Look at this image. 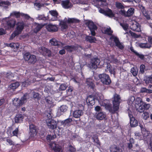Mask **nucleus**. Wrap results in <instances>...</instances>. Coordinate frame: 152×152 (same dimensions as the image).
I'll use <instances>...</instances> for the list:
<instances>
[{"instance_id":"1","label":"nucleus","mask_w":152,"mask_h":152,"mask_svg":"<svg viewBox=\"0 0 152 152\" xmlns=\"http://www.w3.org/2000/svg\"><path fill=\"white\" fill-rule=\"evenodd\" d=\"M112 99L113 109L109 105H107V107L109 108L110 112L114 113L119 110L120 104L122 100L120 95L116 93L113 95Z\"/></svg>"},{"instance_id":"2","label":"nucleus","mask_w":152,"mask_h":152,"mask_svg":"<svg viewBox=\"0 0 152 152\" xmlns=\"http://www.w3.org/2000/svg\"><path fill=\"white\" fill-rule=\"evenodd\" d=\"M113 31L111 29L110 27L107 28L104 31L103 33L111 37L110 38V39L114 41L115 44L116 46L119 49L123 50L124 48V46L123 45L119 40V38L116 36L112 34Z\"/></svg>"},{"instance_id":"3","label":"nucleus","mask_w":152,"mask_h":152,"mask_svg":"<svg viewBox=\"0 0 152 152\" xmlns=\"http://www.w3.org/2000/svg\"><path fill=\"white\" fill-rule=\"evenodd\" d=\"M97 77L96 78V76L94 77V78L96 80L99 79L101 81L104 85H109L111 83V80L109 76L105 73L99 74Z\"/></svg>"},{"instance_id":"4","label":"nucleus","mask_w":152,"mask_h":152,"mask_svg":"<svg viewBox=\"0 0 152 152\" xmlns=\"http://www.w3.org/2000/svg\"><path fill=\"white\" fill-rule=\"evenodd\" d=\"M29 138L33 139L36 137L38 132L39 129L35 125L31 124L29 125Z\"/></svg>"},{"instance_id":"5","label":"nucleus","mask_w":152,"mask_h":152,"mask_svg":"<svg viewBox=\"0 0 152 152\" xmlns=\"http://www.w3.org/2000/svg\"><path fill=\"white\" fill-rule=\"evenodd\" d=\"M23 58L25 60L27 61L28 64H34L37 61L36 56L31 55L29 52L25 53L23 56Z\"/></svg>"},{"instance_id":"6","label":"nucleus","mask_w":152,"mask_h":152,"mask_svg":"<svg viewBox=\"0 0 152 152\" xmlns=\"http://www.w3.org/2000/svg\"><path fill=\"white\" fill-rule=\"evenodd\" d=\"M85 24L88 28L91 31V35L93 36H95L96 35L95 30L97 29V27L91 20H89L85 23Z\"/></svg>"},{"instance_id":"7","label":"nucleus","mask_w":152,"mask_h":152,"mask_svg":"<svg viewBox=\"0 0 152 152\" xmlns=\"http://www.w3.org/2000/svg\"><path fill=\"white\" fill-rule=\"evenodd\" d=\"M47 125L49 128L51 129H56L57 126V123H59L51 118H48L46 120Z\"/></svg>"},{"instance_id":"8","label":"nucleus","mask_w":152,"mask_h":152,"mask_svg":"<svg viewBox=\"0 0 152 152\" xmlns=\"http://www.w3.org/2000/svg\"><path fill=\"white\" fill-rule=\"evenodd\" d=\"M139 126L141 129V132L143 135V139L147 140L150 137V132L147 130L145 126L142 125V124L139 123Z\"/></svg>"},{"instance_id":"9","label":"nucleus","mask_w":152,"mask_h":152,"mask_svg":"<svg viewBox=\"0 0 152 152\" xmlns=\"http://www.w3.org/2000/svg\"><path fill=\"white\" fill-rule=\"evenodd\" d=\"M39 52L44 56L50 57L52 56L51 51L44 47H40L39 48Z\"/></svg>"},{"instance_id":"10","label":"nucleus","mask_w":152,"mask_h":152,"mask_svg":"<svg viewBox=\"0 0 152 152\" xmlns=\"http://www.w3.org/2000/svg\"><path fill=\"white\" fill-rule=\"evenodd\" d=\"M100 62L99 59L97 57H94L91 59L90 64L92 68L96 69L99 65Z\"/></svg>"},{"instance_id":"11","label":"nucleus","mask_w":152,"mask_h":152,"mask_svg":"<svg viewBox=\"0 0 152 152\" xmlns=\"http://www.w3.org/2000/svg\"><path fill=\"white\" fill-rule=\"evenodd\" d=\"M16 25V27L15 31L19 34H20L24 28L25 23L23 21L18 22L17 23Z\"/></svg>"},{"instance_id":"12","label":"nucleus","mask_w":152,"mask_h":152,"mask_svg":"<svg viewBox=\"0 0 152 152\" xmlns=\"http://www.w3.org/2000/svg\"><path fill=\"white\" fill-rule=\"evenodd\" d=\"M134 9L133 8H129L127 12L124 10H121V13L125 17H129L133 15L134 13Z\"/></svg>"},{"instance_id":"13","label":"nucleus","mask_w":152,"mask_h":152,"mask_svg":"<svg viewBox=\"0 0 152 152\" xmlns=\"http://www.w3.org/2000/svg\"><path fill=\"white\" fill-rule=\"evenodd\" d=\"M132 113L131 112H129L128 114L130 118V124L131 127H135L138 125V122L134 117L133 116Z\"/></svg>"},{"instance_id":"14","label":"nucleus","mask_w":152,"mask_h":152,"mask_svg":"<svg viewBox=\"0 0 152 152\" xmlns=\"http://www.w3.org/2000/svg\"><path fill=\"white\" fill-rule=\"evenodd\" d=\"M141 26L137 22L135 21L130 26L131 29L134 31L140 32L141 31Z\"/></svg>"},{"instance_id":"15","label":"nucleus","mask_w":152,"mask_h":152,"mask_svg":"<svg viewBox=\"0 0 152 152\" xmlns=\"http://www.w3.org/2000/svg\"><path fill=\"white\" fill-rule=\"evenodd\" d=\"M47 30L50 32H53L57 31L58 28L57 26L51 24H49L46 26Z\"/></svg>"},{"instance_id":"16","label":"nucleus","mask_w":152,"mask_h":152,"mask_svg":"<svg viewBox=\"0 0 152 152\" xmlns=\"http://www.w3.org/2000/svg\"><path fill=\"white\" fill-rule=\"evenodd\" d=\"M58 123H59L60 126H63L65 127L66 126H68L69 124L72 121V118H68L63 121L58 120L57 121Z\"/></svg>"},{"instance_id":"17","label":"nucleus","mask_w":152,"mask_h":152,"mask_svg":"<svg viewBox=\"0 0 152 152\" xmlns=\"http://www.w3.org/2000/svg\"><path fill=\"white\" fill-rule=\"evenodd\" d=\"M16 23L15 19H10L6 22V25L9 29L12 28L15 26Z\"/></svg>"},{"instance_id":"18","label":"nucleus","mask_w":152,"mask_h":152,"mask_svg":"<svg viewBox=\"0 0 152 152\" xmlns=\"http://www.w3.org/2000/svg\"><path fill=\"white\" fill-rule=\"evenodd\" d=\"M78 48V47L74 45H67L64 47V49L66 50L67 52L70 53L77 50Z\"/></svg>"},{"instance_id":"19","label":"nucleus","mask_w":152,"mask_h":152,"mask_svg":"<svg viewBox=\"0 0 152 152\" xmlns=\"http://www.w3.org/2000/svg\"><path fill=\"white\" fill-rule=\"evenodd\" d=\"M136 101H139V102H138V104H139V107L137 108V110L140 113H143L145 110L143 109V105L142 104V102L141 98H137L136 99Z\"/></svg>"},{"instance_id":"20","label":"nucleus","mask_w":152,"mask_h":152,"mask_svg":"<svg viewBox=\"0 0 152 152\" xmlns=\"http://www.w3.org/2000/svg\"><path fill=\"white\" fill-rule=\"evenodd\" d=\"M51 148L54 152H62V149L61 146L55 143L53 144Z\"/></svg>"},{"instance_id":"21","label":"nucleus","mask_w":152,"mask_h":152,"mask_svg":"<svg viewBox=\"0 0 152 152\" xmlns=\"http://www.w3.org/2000/svg\"><path fill=\"white\" fill-rule=\"evenodd\" d=\"M24 118L23 115L18 114H16L15 117V121L16 123H18L22 122Z\"/></svg>"},{"instance_id":"22","label":"nucleus","mask_w":152,"mask_h":152,"mask_svg":"<svg viewBox=\"0 0 152 152\" xmlns=\"http://www.w3.org/2000/svg\"><path fill=\"white\" fill-rule=\"evenodd\" d=\"M140 8L141 9L144 16L147 20H149L151 18L148 12V11H146L145 7L142 5L140 6Z\"/></svg>"},{"instance_id":"23","label":"nucleus","mask_w":152,"mask_h":152,"mask_svg":"<svg viewBox=\"0 0 152 152\" xmlns=\"http://www.w3.org/2000/svg\"><path fill=\"white\" fill-rule=\"evenodd\" d=\"M110 152H121V149L116 145H111L110 148Z\"/></svg>"},{"instance_id":"24","label":"nucleus","mask_w":152,"mask_h":152,"mask_svg":"<svg viewBox=\"0 0 152 152\" xmlns=\"http://www.w3.org/2000/svg\"><path fill=\"white\" fill-rule=\"evenodd\" d=\"M83 114V111L82 110H76L74 111L73 115L74 118H80Z\"/></svg>"},{"instance_id":"25","label":"nucleus","mask_w":152,"mask_h":152,"mask_svg":"<svg viewBox=\"0 0 152 152\" xmlns=\"http://www.w3.org/2000/svg\"><path fill=\"white\" fill-rule=\"evenodd\" d=\"M13 104L15 106L19 107L23 105V104L20 99L19 98H15L13 101Z\"/></svg>"},{"instance_id":"26","label":"nucleus","mask_w":152,"mask_h":152,"mask_svg":"<svg viewBox=\"0 0 152 152\" xmlns=\"http://www.w3.org/2000/svg\"><path fill=\"white\" fill-rule=\"evenodd\" d=\"M50 43L52 45L57 46L59 47L61 44V43L55 38H52L50 40Z\"/></svg>"},{"instance_id":"27","label":"nucleus","mask_w":152,"mask_h":152,"mask_svg":"<svg viewBox=\"0 0 152 152\" xmlns=\"http://www.w3.org/2000/svg\"><path fill=\"white\" fill-rule=\"evenodd\" d=\"M86 83L92 89L94 88L95 85L94 83V81L92 79L90 78H87L86 80Z\"/></svg>"},{"instance_id":"28","label":"nucleus","mask_w":152,"mask_h":152,"mask_svg":"<svg viewBox=\"0 0 152 152\" xmlns=\"http://www.w3.org/2000/svg\"><path fill=\"white\" fill-rule=\"evenodd\" d=\"M85 40L86 41L90 43H95L96 40L95 37H93L92 36L86 35L85 37Z\"/></svg>"},{"instance_id":"29","label":"nucleus","mask_w":152,"mask_h":152,"mask_svg":"<svg viewBox=\"0 0 152 152\" xmlns=\"http://www.w3.org/2000/svg\"><path fill=\"white\" fill-rule=\"evenodd\" d=\"M142 136L143 137H142V135L140 132H134V138L136 139L144 140L143 135Z\"/></svg>"},{"instance_id":"30","label":"nucleus","mask_w":152,"mask_h":152,"mask_svg":"<svg viewBox=\"0 0 152 152\" xmlns=\"http://www.w3.org/2000/svg\"><path fill=\"white\" fill-rule=\"evenodd\" d=\"M139 46L141 48H150L151 47V45L147 43H139Z\"/></svg>"},{"instance_id":"31","label":"nucleus","mask_w":152,"mask_h":152,"mask_svg":"<svg viewBox=\"0 0 152 152\" xmlns=\"http://www.w3.org/2000/svg\"><path fill=\"white\" fill-rule=\"evenodd\" d=\"M33 94V99L35 101H37L41 99V96H40L39 94L38 93L34 91L32 93Z\"/></svg>"},{"instance_id":"32","label":"nucleus","mask_w":152,"mask_h":152,"mask_svg":"<svg viewBox=\"0 0 152 152\" xmlns=\"http://www.w3.org/2000/svg\"><path fill=\"white\" fill-rule=\"evenodd\" d=\"M106 67L107 70L111 74H115V69L110 64H107Z\"/></svg>"},{"instance_id":"33","label":"nucleus","mask_w":152,"mask_h":152,"mask_svg":"<svg viewBox=\"0 0 152 152\" xmlns=\"http://www.w3.org/2000/svg\"><path fill=\"white\" fill-rule=\"evenodd\" d=\"M106 13L105 15L110 18H113L115 16V14L109 8H108L106 10Z\"/></svg>"},{"instance_id":"34","label":"nucleus","mask_w":152,"mask_h":152,"mask_svg":"<svg viewBox=\"0 0 152 152\" xmlns=\"http://www.w3.org/2000/svg\"><path fill=\"white\" fill-rule=\"evenodd\" d=\"M105 114L101 112L98 113L96 115V117L97 119L102 120L105 118Z\"/></svg>"},{"instance_id":"35","label":"nucleus","mask_w":152,"mask_h":152,"mask_svg":"<svg viewBox=\"0 0 152 152\" xmlns=\"http://www.w3.org/2000/svg\"><path fill=\"white\" fill-rule=\"evenodd\" d=\"M20 84L19 82H16L15 83H11L10 86V88L14 90L17 88L19 86Z\"/></svg>"},{"instance_id":"36","label":"nucleus","mask_w":152,"mask_h":152,"mask_svg":"<svg viewBox=\"0 0 152 152\" xmlns=\"http://www.w3.org/2000/svg\"><path fill=\"white\" fill-rule=\"evenodd\" d=\"M29 94L28 93H26L21 98L20 100L22 102H23V103L24 104L25 102H26L27 99H29Z\"/></svg>"},{"instance_id":"37","label":"nucleus","mask_w":152,"mask_h":152,"mask_svg":"<svg viewBox=\"0 0 152 152\" xmlns=\"http://www.w3.org/2000/svg\"><path fill=\"white\" fill-rule=\"evenodd\" d=\"M69 1L68 0L63 1L62 2V5L63 8L65 9H68L69 7Z\"/></svg>"},{"instance_id":"38","label":"nucleus","mask_w":152,"mask_h":152,"mask_svg":"<svg viewBox=\"0 0 152 152\" xmlns=\"http://www.w3.org/2000/svg\"><path fill=\"white\" fill-rule=\"evenodd\" d=\"M60 25L61 28L63 30L66 29L68 28V26L66 21H61L60 23Z\"/></svg>"},{"instance_id":"39","label":"nucleus","mask_w":152,"mask_h":152,"mask_svg":"<svg viewBox=\"0 0 152 152\" xmlns=\"http://www.w3.org/2000/svg\"><path fill=\"white\" fill-rule=\"evenodd\" d=\"M21 13H20L19 12L14 11L11 13L10 15L11 16H15L16 18H19L21 16Z\"/></svg>"},{"instance_id":"40","label":"nucleus","mask_w":152,"mask_h":152,"mask_svg":"<svg viewBox=\"0 0 152 152\" xmlns=\"http://www.w3.org/2000/svg\"><path fill=\"white\" fill-rule=\"evenodd\" d=\"M79 20L73 18H68L67 22L68 23H76L79 22Z\"/></svg>"},{"instance_id":"41","label":"nucleus","mask_w":152,"mask_h":152,"mask_svg":"<svg viewBox=\"0 0 152 152\" xmlns=\"http://www.w3.org/2000/svg\"><path fill=\"white\" fill-rule=\"evenodd\" d=\"M129 142L128 144V147L129 149H131L133 147L132 144L134 142V140L133 138H130L129 140Z\"/></svg>"},{"instance_id":"42","label":"nucleus","mask_w":152,"mask_h":152,"mask_svg":"<svg viewBox=\"0 0 152 152\" xmlns=\"http://www.w3.org/2000/svg\"><path fill=\"white\" fill-rule=\"evenodd\" d=\"M131 72L134 76H136L137 75L138 73L137 68L134 67L132 68L131 70Z\"/></svg>"},{"instance_id":"43","label":"nucleus","mask_w":152,"mask_h":152,"mask_svg":"<svg viewBox=\"0 0 152 152\" xmlns=\"http://www.w3.org/2000/svg\"><path fill=\"white\" fill-rule=\"evenodd\" d=\"M144 81L146 83H152V74L149 76L146 77Z\"/></svg>"},{"instance_id":"44","label":"nucleus","mask_w":152,"mask_h":152,"mask_svg":"<svg viewBox=\"0 0 152 152\" xmlns=\"http://www.w3.org/2000/svg\"><path fill=\"white\" fill-rule=\"evenodd\" d=\"M116 7L118 9H123L124 8V6L121 2L117 1L115 4Z\"/></svg>"},{"instance_id":"45","label":"nucleus","mask_w":152,"mask_h":152,"mask_svg":"<svg viewBox=\"0 0 152 152\" xmlns=\"http://www.w3.org/2000/svg\"><path fill=\"white\" fill-rule=\"evenodd\" d=\"M45 100L46 102L49 104H51L53 102L52 98L50 96H46L45 98Z\"/></svg>"},{"instance_id":"46","label":"nucleus","mask_w":152,"mask_h":152,"mask_svg":"<svg viewBox=\"0 0 152 152\" xmlns=\"http://www.w3.org/2000/svg\"><path fill=\"white\" fill-rule=\"evenodd\" d=\"M42 25L38 24L34 29V31L35 33L39 32L41 29L42 28Z\"/></svg>"},{"instance_id":"47","label":"nucleus","mask_w":152,"mask_h":152,"mask_svg":"<svg viewBox=\"0 0 152 152\" xmlns=\"http://www.w3.org/2000/svg\"><path fill=\"white\" fill-rule=\"evenodd\" d=\"M67 87V86L66 83H63L60 85L59 90L61 91H64L66 89Z\"/></svg>"},{"instance_id":"48","label":"nucleus","mask_w":152,"mask_h":152,"mask_svg":"<svg viewBox=\"0 0 152 152\" xmlns=\"http://www.w3.org/2000/svg\"><path fill=\"white\" fill-rule=\"evenodd\" d=\"M129 34H130L132 37L135 38H139L140 36V34H136L135 33L132 32L131 31H129Z\"/></svg>"},{"instance_id":"49","label":"nucleus","mask_w":152,"mask_h":152,"mask_svg":"<svg viewBox=\"0 0 152 152\" xmlns=\"http://www.w3.org/2000/svg\"><path fill=\"white\" fill-rule=\"evenodd\" d=\"M11 48L16 50H17L20 47V44L19 43H13L12 42Z\"/></svg>"},{"instance_id":"50","label":"nucleus","mask_w":152,"mask_h":152,"mask_svg":"<svg viewBox=\"0 0 152 152\" xmlns=\"http://www.w3.org/2000/svg\"><path fill=\"white\" fill-rule=\"evenodd\" d=\"M149 137L147 140H144L147 142L149 141L150 147V148L152 150V135L151 133L150 134V137Z\"/></svg>"},{"instance_id":"51","label":"nucleus","mask_w":152,"mask_h":152,"mask_svg":"<svg viewBox=\"0 0 152 152\" xmlns=\"http://www.w3.org/2000/svg\"><path fill=\"white\" fill-rule=\"evenodd\" d=\"M68 108V107L66 105H62L60 107V110L61 112H66Z\"/></svg>"},{"instance_id":"52","label":"nucleus","mask_w":152,"mask_h":152,"mask_svg":"<svg viewBox=\"0 0 152 152\" xmlns=\"http://www.w3.org/2000/svg\"><path fill=\"white\" fill-rule=\"evenodd\" d=\"M143 112L142 114V116L144 119L147 120L149 117V114L148 112Z\"/></svg>"},{"instance_id":"53","label":"nucleus","mask_w":152,"mask_h":152,"mask_svg":"<svg viewBox=\"0 0 152 152\" xmlns=\"http://www.w3.org/2000/svg\"><path fill=\"white\" fill-rule=\"evenodd\" d=\"M135 55L141 60H144L145 59L144 55L142 54H140L137 52H135Z\"/></svg>"},{"instance_id":"54","label":"nucleus","mask_w":152,"mask_h":152,"mask_svg":"<svg viewBox=\"0 0 152 152\" xmlns=\"http://www.w3.org/2000/svg\"><path fill=\"white\" fill-rule=\"evenodd\" d=\"M50 14L54 17L57 18L58 15V13L56 11L51 10L50 11Z\"/></svg>"},{"instance_id":"55","label":"nucleus","mask_w":152,"mask_h":152,"mask_svg":"<svg viewBox=\"0 0 152 152\" xmlns=\"http://www.w3.org/2000/svg\"><path fill=\"white\" fill-rule=\"evenodd\" d=\"M19 34L15 31L11 34L10 39H12L15 36L18 35Z\"/></svg>"},{"instance_id":"56","label":"nucleus","mask_w":152,"mask_h":152,"mask_svg":"<svg viewBox=\"0 0 152 152\" xmlns=\"http://www.w3.org/2000/svg\"><path fill=\"white\" fill-rule=\"evenodd\" d=\"M142 104L143 105V109H144V110H148L150 107V105L149 104H147L145 103H143V102Z\"/></svg>"},{"instance_id":"57","label":"nucleus","mask_w":152,"mask_h":152,"mask_svg":"<svg viewBox=\"0 0 152 152\" xmlns=\"http://www.w3.org/2000/svg\"><path fill=\"white\" fill-rule=\"evenodd\" d=\"M112 62L114 64H116L118 63V61L117 58L115 57V56L113 55L111 56Z\"/></svg>"},{"instance_id":"58","label":"nucleus","mask_w":152,"mask_h":152,"mask_svg":"<svg viewBox=\"0 0 152 152\" xmlns=\"http://www.w3.org/2000/svg\"><path fill=\"white\" fill-rule=\"evenodd\" d=\"M10 3L8 1H1L0 2V6L4 7L5 5H7V6L10 5Z\"/></svg>"},{"instance_id":"59","label":"nucleus","mask_w":152,"mask_h":152,"mask_svg":"<svg viewBox=\"0 0 152 152\" xmlns=\"http://www.w3.org/2000/svg\"><path fill=\"white\" fill-rule=\"evenodd\" d=\"M145 66L144 64H141L140 67V72L142 74H143L145 72Z\"/></svg>"},{"instance_id":"60","label":"nucleus","mask_w":152,"mask_h":152,"mask_svg":"<svg viewBox=\"0 0 152 152\" xmlns=\"http://www.w3.org/2000/svg\"><path fill=\"white\" fill-rule=\"evenodd\" d=\"M94 100H95L94 97L92 95H90L89 96H88L86 100L87 102H88Z\"/></svg>"},{"instance_id":"61","label":"nucleus","mask_w":152,"mask_h":152,"mask_svg":"<svg viewBox=\"0 0 152 152\" xmlns=\"http://www.w3.org/2000/svg\"><path fill=\"white\" fill-rule=\"evenodd\" d=\"M19 130L18 127L16 128L12 132L13 136H17Z\"/></svg>"},{"instance_id":"62","label":"nucleus","mask_w":152,"mask_h":152,"mask_svg":"<svg viewBox=\"0 0 152 152\" xmlns=\"http://www.w3.org/2000/svg\"><path fill=\"white\" fill-rule=\"evenodd\" d=\"M7 103V102L4 99H0V106L4 104H5Z\"/></svg>"},{"instance_id":"63","label":"nucleus","mask_w":152,"mask_h":152,"mask_svg":"<svg viewBox=\"0 0 152 152\" xmlns=\"http://www.w3.org/2000/svg\"><path fill=\"white\" fill-rule=\"evenodd\" d=\"M34 5L39 9H40L42 6V5H41L40 3L39 2H35L34 4Z\"/></svg>"},{"instance_id":"64","label":"nucleus","mask_w":152,"mask_h":152,"mask_svg":"<svg viewBox=\"0 0 152 152\" xmlns=\"http://www.w3.org/2000/svg\"><path fill=\"white\" fill-rule=\"evenodd\" d=\"M73 87L72 86H70L68 87V89L66 90L67 93H71L73 90Z\"/></svg>"}]
</instances>
